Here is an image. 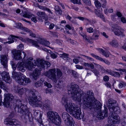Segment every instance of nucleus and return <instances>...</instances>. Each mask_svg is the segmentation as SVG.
<instances>
[{"label": "nucleus", "instance_id": "nucleus-36", "mask_svg": "<svg viewBox=\"0 0 126 126\" xmlns=\"http://www.w3.org/2000/svg\"><path fill=\"white\" fill-rule=\"evenodd\" d=\"M16 28L25 31L26 30H28V28L23 27L22 24L20 23H19L16 24Z\"/></svg>", "mask_w": 126, "mask_h": 126}, {"label": "nucleus", "instance_id": "nucleus-44", "mask_svg": "<svg viewBox=\"0 0 126 126\" xmlns=\"http://www.w3.org/2000/svg\"><path fill=\"white\" fill-rule=\"evenodd\" d=\"M115 70L117 71H119L120 72V74L122 75L123 74L121 72H125V74L126 75V69H116Z\"/></svg>", "mask_w": 126, "mask_h": 126}, {"label": "nucleus", "instance_id": "nucleus-55", "mask_svg": "<svg viewBox=\"0 0 126 126\" xmlns=\"http://www.w3.org/2000/svg\"><path fill=\"white\" fill-rule=\"evenodd\" d=\"M50 55L51 57L53 59L56 58L57 56V55L52 52L50 53Z\"/></svg>", "mask_w": 126, "mask_h": 126}, {"label": "nucleus", "instance_id": "nucleus-46", "mask_svg": "<svg viewBox=\"0 0 126 126\" xmlns=\"http://www.w3.org/2000/svg\"><path fill=\"white\" fill-rule=\"evenodd\" d=\"M74 4H81L80 0H70Z\"/></svg>", "mask_w": 126, "mask_h": 126}, {"label": "nucleus", "instance_id": "nucleus-64", "mask_svg": "<svg viewBox=\"0 0 126 126\" xmlns=\"http://www.w3.org/2000/svg\"><path fill=\"white\" fill-rule=\"evenodd\" d=\"M56 43L60 46L62 45V41L61 40L57 39Z\"/></svg>", "mask_w": 126, "mask_h": 126}, {"label": "nucleus", "instance_id": "nucleus-38", "mask_svg": "<svg viewBox=\"0 0 126 126\" xmlns=\"http://www.w3.org/2000/svg\"><path fill=\"white\" fill-rule=\"evenodd\" d=\"M10 101L8 100H6L4 99V102H3V104L4 106L6 107H8L10 106Z\"/></svg>", "mask_w": 126, "mask_h": 126}, {"label": "nucleus", "instance_id": "nucleus-50", "mask_svg": "<svg viewBox=\"0 0 126 126\" xmlns=\"http://www.w3.org/2000/svg\"><path fill=\"white\" fill-rule=\"evenodd\" d=\"M17 48L18 49V50L20 51H22L24 49L23 45L21 44L17 46Z\"/></svg>", "mask_w": 126, "mask_h": 126}, {"label": "nucleus", "instance_id": "nucleus-9", "mask_svg": "<svg viewBox=\"0 0 126 126\" xmlns=\"http://www.w3.org/2000/svg\"><path fill=\"white\" fill-rule=\"evenodd\" d=\"M56 70L55 68L49 69L45 73V75L49 79H51L54 82L56 81Z\"/></svg>", "mask_w": 126, "mask_h": 126}, {"label": "nucleus", "instance_id": "nucleus-31", "mask_svg": "<svg viewBox=\"0 0 126 126\" xmlns=\"http://www.w3.org/2000/svg\"><path fill=\"white\" fill-rule=\"evenodd\" d=\"M34 114L35 115H37V116H38L40 117L39 119H38L37 118L38 122L40 124V125H39L40 126H44L42 123V121L41 118V116H40V114H39L38 113V112H37L36 111L34 112Z\"/></svg>", "mask_w": 126, "mask_h": 126}, {"label": "nucleus", "instance_id": "nucleus-40", "mask_svg": "<svg viewBox=\"0 0 126 126\" xmlns=\"http://www.w3.org/2000/svg\"><path fill=\"white\" fill-rule=\"evenodd\" d=\"M91 55L93 57L95 58V59H97L98 60L101 61H102L103 58H101V57H99L98 56L96 55H95L93 53H91Z\"/></svg>", "mask_w": 126, "mask_h": 126}, {"label": "nucleus", "instance_id": "nucleus-60", "mask_svg": "<svg viewBox=\"0 0 126 126\" xmlns=\"http://www.w3.org/2000/svg\"><path fill=\"white\" fill-rule=\"evenodd\" d=\"M121 21L123 23H126V19L125 17H122L121 18Z\"/></svg>", "mask_w": 126, "mask_h": 126}, {"label": "nucleus", "instance_id": "nucleus-4", "mask_svg": "<svg viewBox=\"0 0 126 126\" xmlns=\"http://www.w3.org/2000/svg\"><path fill=\"white\" fill-rule=\"evenodd\" d=\"M30 95H32V97L29 99L30 104L33 107H39L41 106L40 104V100L41 99L40 97V94L35 90H29Z\"/></svg>", "mask_w": 126, "mask_h": 126}, {"label": "nucleus", "instance_id": "nucleus-16", "mask_svg": "<svg viewBox=\"0 0 126 126\" xmlns=\"http://www.w3.org/2000/svg\"><path fill=\"white\" fill-rule=\"evenodd\" d=\"M1 76L3 79L6 82L10 83L12 82V80L10 79L9 73L5 71H3L1 73Z\"/></svg>", "mask_w": 126, "mask_h": 126}, {"label": "nucleus", "instance_id": "nucleus-21", "mask_svg": "<svg viewBox=\"0 0 126 126\" xmlns=\"http://www.w3.org/2000/svg\"><path fill=\"white\" fill-rule=\"evenodd\" d=\"M116 102L115 100L112 99H110L109 100L107 106L109 110L115 106Z\"/></svg>", "mask_w": 126, "mask_h": 126}, {"label": "nucleus", "instance_id": "nucleus-25", "mask_svg": "<svg viewBox=\"0 0 126 126\" xmlns=\"http://www.w3.org/2000/svg\"><path fill=\"white\" fill-rule=\"evenodd\" d=\"M29 90L26 88H22L19 89L16 91V93L20 95L24 94L27 92H29Z\"/></svg>", "mask_w": 126, "mask_h": 126}, {"label": "nucleus", "instance_id": "nucleus-8", "mask_svg": "<svg viewBox=\"0 0 126 126\" xmlns=\"http://www.w3.org/2000/svg\"><path fill=\"white\" fill-rule=\"evenodd\" d=\"M62 116L66 126H74V122L72 118L66 112H64L62 113Z\"/></svg>", "mask_w": 126, "mask_h": 126}, {"label": "nucleus", "instance_id": "nucleus-45", "mask_svg": "<svg viewBox=\"0 0 126 126\" xmlns=\"http://www.w3.org/2000/svg\"><path fill=\"white\" fill-rule=\"evenodd\" d=\"M102 3V7L103 8L105 7L107 5V2L106 0H100Z\"/></svg>", "mask_w": 126, "mask_h": 126}, {"label": "nucleus", "instance_id": "nucleus-15", "mask_svg": "<svg viewBox=\"0 0 126 126\" xmlns=\"http://www.w3.org/2000/svg\"><path fill=\"white\" fill-rule=\"evenodd\" d=\"M113 29L112 30L115 34L117 36H119L122 34L123 29L121 27L117 25H115L112 27Z\"/></svg>", "mask_w": 126, "mask_h": 126}, {"label": "nucleus", "instance_id": "nucleus-2", "mask_svg": "<svg viewBox=\"0 0 126 126\" xmlns=\"http://www.w3.org/2000/svg\"><path fill=\"white\" fill-rule=\"evenodd\" d=\"M4 97V99L6 100L11 101L12 103H13V101L16 100V104L14 105L15 110L21 114L25 115L28 117H29L30 112L26 105L27 102L26 100L17 99L15 96H13L12 94L10 93L5 94Z\"/></svg>", "mask_w": 126, "mask_h": 126}, {"label": "nucleus", "instance_id": "nucleus-51", "mask_svg": "<svg viewBox=\"0 0 126 126\" xmlns=\"http://www.w3.org/2000/svg\"><path fill=\"white\" fill-rule=\"evenodd\" d=\"M72 74L74 78H77L78 77V75L77 73L74 70H72L71 71Z\"/></svg>", "mask_w": 126, "mask_h": 126}, {"label": "nucleus", "instance_id": "nucleus-52", "mask_svg": "<svg viewBox=\"0 0 126 126\" xmlns=\"http://www.w3.org/2000/svg\"><path fill=\"white\" fill-rule=\"evenodd\" d=\"M83 2L89 6H90L91 4V2L90 0H83Z\"/></svg>", "mask_w": 126, "mask_h": 126}, {"label": "nucleus", "instance_id": "nucleus-18", "mask_svg": "<svg viewBox=\"0 0 126 126\" xmlns=\"http://www.w3.org/2000/svg\"><path fill=\"white\" fill-rule=\"evenodd\" d=\"M13 54L14 55V58L16 60H20L21 59V56L20 52L19 50H14L13 51Z\"/></svg>", "mask_w": 126, "mask_h": 126}, {"label": "nucleus", "instance_id": "nucleus-49", "mask_svg": "<svg viewBox=\"0 0 126 126\" xmlns=\"http://www.w3.org/2000/svg\"><path fill=\"white\" fill-rule=\"evenodd\" d=\"M91 71L96 76H98L99 74V72L97 70L94 69L93 70H92Z\"/></svg>", "mask_w": 126, "mask_h": 126}, {"label": "nucleus", "instance_id": "nucleus-10", "mask_svg": "<svg viewBox=\"0 0 126 126\" xmlns=\"http://www.w3.org/2000/svg\"><path fill=\"white\" fill-rule=\"evenodd\" d=\"M35 66L36 65L39 67L40 69H44L45 68V65H48V66L50 65V63L47 61H45L43 59H37L36 61H33Z\"/></svg>", "mask_w": 126, "mask_h": 126}, {"label": "nucleus", "instance_id": "nucleus-56", "mask_svg": "<svg viewBox=\"0 0 126 126\" xmlns=\"http://www.w3.org/2000/svg\"><path fill=\"white\" fill-rule=\"evenodd\" d=\"M44 84L45 86H46L49 88H51L52 87V85L49 83H48L46 81H45Z\"/></svg>", "mask_w": 126, "mask_h": 126}, {"label": "nucleus", "instance_id": "nucleus-47", "mask_svg": "<svg viewBox=\"0 0 126 126\" xmlns=\"http://www.w3.org/2000/svg\"><path fill=\"white\" fill-rule=\"evenodd\" d=\"M42 10L45 11H46L49 13H51V14H53V13L51 12L50 10L49 9L47 8L46 6H43Z\"/></svg>", "mask_w": 126, "mask_h": 126}, {"label": "nucleus", "instance_id": "nucleus-42", "mask_svg": "<svg viewBox=\"0 0 126 126\" xmlns=\"http://www.w3.org/2000/svg\"><path fill=\"white\" fill-rule=\"evenodd\" d=\"M25 32H26L28 33H30V35L32 37H35V34H33L32 32L28 28V30H26Z\"/></svg>", "mask_w": 126, "mask_h": 126}, {"label": "nucleus", "instance_id": "nucleus-29", "mask_svg": "<svg viewBox=\"0 0 126 126\" xmlns=\"http://www.w3.org/2000/svg\"><path fill=\"white\" fill-rule=\"evenodd\" d=\"M37 15L39 17L43 19L45 18L47 16L45 12H38L37 13Z\"/></svg>", "mask_w": 126, "mask_h": 126}, {"label": "nucleus", "instance_id": "nucleus-33", "mask_svg": "<svg viewBox=\"0 0 126 126\" xmlns=\"http://www.w3.org/2000/svg\"><path fill=\"white\" fill-rule=\"evenodd\" d=\"M56 80L60 78L63 75V73L62 71L59 69H57L56 71Z\"/></svg>", "mask_w": 126, "mask_h": 126}, {"label": "nucleus", "instance_id": "nucleus-58", "mask_svg": "<svg viewBox=\"0 0 126 126\" xmlns=\"http://www.w3.org/2000/svg\"><path fill=\"white\" fill-rule=\"evenodd\" d=\"M105 72H106L108 74H110V75L112 76L113 75V71H112L111 70H108V69H106L105 70Z\"/></svg>", "mask_w": 126, "mask_h": 126}, {"label": "nucleus", "instance_id": "nucleus-24", "mask_svg": "<svg viewBox=\"0 0 126 126\" xmlns=\"http://www.w3.org/2000/svg\"><path fill=\"white\" fill-rule=\"evenodd\" d=\"M22 13L21 14V16L23 17L28 18L31 17L32 16H34V15L27 12H24L22 10Z\"/></svg>", "mask_w": 126, "mask_h": 126}, {"label": "nucleus", "instance_id": "nucleus-7", "mask_svg": "<svg viewBox=\"0 0 126 126\" xmlns=\"http://www.w3.org/2000/svg\"><path fill=\"white\" fill-rule=\"evenodd\" d=\"M119 109V108L116 107L115 105L110 109V112L109 114L110 118H109V119H110L112 121V122L114 124H118L120 122L119 117L117 114L115 113Z\"/></svg>", "mask_w": 126, "mask_h": 126}, {"label": "nucleus", "instance_id": "nucleus-39", "mask_svg": "<svg viewBox=\"0 0 126 126\" xmlns=\"http://www.w3.org/2000/svg\"><path fill=\"white\" fill-rule=\"evenodd\" d=\"M94 3L96 7L98 9L100 8L101 7V3L97 0H95Z\"/></svg>", "mask_w": 126, "mask_h": 126}, {"label": "nucleus", "instance_id": "nucleus-37", "mask_svg": "<svg viewBox=\"0 0 126 126\" xmlns=\"http://www.w3.org/2000/svg\"><path fill=\"white\" fill-rule=\"evenodd\" d=\"M54 9L56 11L55 13L57 15H61L62 10L58 6H55Z\"/></svg>", "mask_w": 126, "mask_h": 126}, {"label": "nucleus", "instance_id": "nucleus-20", "mask_svg": "<svg viewBox=\"0 0 126 126\" xmlns=\"http://www.w3.org/2000/svg\"><path fill=\"white\" fill-rule=\"evenodd\" d=\"M14 38H19V37L17 36L11 35L8 38V39L9 41L6 42H4V44H5L7 43L10 44L13 43L14 42V40H16V39Z\"/></svg>", "mask_w": 126, "mask_h": 126}, {"label": "nucleus", "instance_id": "nucleus-17", "mask_svg": "<svg viewBox=\"0 0 126 126\" xmlns=\"http://www.w3.org/2000/svg\"><path fill=\"white\" fill-rule=\"evenodd\" d=\"M12 77L17 83L18 81L20 80V77L23 75L20 72H17L15 71L12 72Z\"/></svg>", "mask_w": 126, "mask_h": 126}, {"label": "nucleus", "instance_id": "nucleus-59", "mask_svg": "<svg viewBox=\"0 0 126 126\" xmlns=\"http://www.w3.org/2000/svg\"><path fill=\"white\" fill-rule=\"evenodd\" d=\"M102 62L104 63H105L108 65H109L110 64V62L107 60H104V59H103Z\"/></svg>", "mask_w": 126, "mask_h": 126}, {"label": "nucleus", "instance_id": "nucleus-13", "mask_svg": "<svg viewBox=\"0 0 126 126\" xmlns=\"http://www.w3.org/2000/svg\"><path fill=\"white\" fill-rule=\"evenodd\" d=\"M8 55L7 54H2L0 55L1 63L3 66V68L7 69V63L8 61Z\"/></svg>", "mask_w": 126, "mask_h": 126}, {"label": "nucleus", "instance_id": "nucleus-61", "mask_svg": "<svg viewBox=\"0 0 126 126\" xmlns=\"http://www.w3.org/2000/svg\"><path fill=\"white\" fill-rule=\"evenodd\" d=\"M68 40V41L69 42L71 43L73 45H75L76 44V42L75 41H74L70 39H69Z\"/></svg>", "mask_w": 126, "mask_h": 126}, {"label": "nucleus", "instance_id": "nucleus-19", "mask_svg": "<svg viewBox=\"0 0 126 126\" xmlns=\"http://www.w3.org/2000/svg\"><path fill=\"white\" fill-rule=\"evenodd\" d=\"M81 35L83 37L84 39L86 42H87L90 44H92L93 42L91 41L92 40V38L91 36H87L85 34L83 33L81 34Z\"/></svg>", "mask_w": 126, "mask_h": 126}, {"label": "nucleus", "instance_id": "nucleus-14", "mask_svg": "<svg viewBox=\"0 0 126 126\" xmlns=\"http://www.w3.org/2000/svg\"><path fill=\"white\" fill-rule=\"evenodd\" d=\"M31 82V80L29 78H27L23 75L20 77V80L18 81V83L20 85H26L30 83Z\"/></svg>", "mask_w": 126, "mask_h": 126}, {"label": "nucleus", "instance_id": "nucleus-43", "mask_svg": "<svg viewBox=\"0 0 126 126\" xmlns=\"http://www.w3.org/2000/svg\"><path fill=\"white\" fill-rule=\"evenodd\" d=\"M55 83V87L56 88H60L61 86V82L60 81L57 82V80L56 82H54Z\"/></svg>", "mask_w": 126, "mask_h": 126}, {"label": "nucleus", "instance_id": "nucleus-23", "mask_svg": "<svg viewBox=\"0 0 126 126\" xmlns=\"http://www.w3.org/2000/svg\"><path fill=\"white\" fill-rule=\"evenodd\" d=\"M39 43L41 44L43 46H46L48 47L50 43L48 41H47L44 39H40L38 41Z\"/></svg>", "mask_w": 126, "mask_h": 126}, {"label": "nucleus", "instance_id": "nucleus-28", "mask_svg": "<svg viewBox=\"0 0 126 126\" xmlns=\"http://www.w3.org/2000/svg\"><path fill=\"white\" fill-rule=\"evenodd\" d=\"M99 35V31L97 30L95 31L92 35V39L96 40L98 39Z\"/></svg>", "mask_w": 126, "mask_h": 126}, {"label": "nucleus", "instance_id": "nucleus-3", "mask_svg": "<svg viewBox=\"0 0 126 126\" xmlns=\"http://www.w3.org/2000/svg\"><path fill=\"white\" fill-rule=\"evenodd\" d=\"M62 103L64 105L66 111L69 112L75 118L78 119L83 118V116L81 114V110L79 107L75 103L72 102L68 103L67 98L63 97L62 101Z\"/></svg>", "mask_w": 126, "mask_h": 126}, {"label": "nucleus", "instance_id": "nucleus-22", "mask_svg": "<svg viewBox=\"0 0 126 126\" xmlns=\"http://www.w3.org/2000/svg\"><path fill=\"white\" fill-rule=\"evenodd\" d=\"M40 74V71L37 69V68H36L33 72L32 76L33 78L34 79H36L39 77V76Z\"/></svg>", "mask_w": 126, "mask_h": 126}, {"label": "nucleus", "instance_id": "nucleus-41", "mask_svg": "<svg viewBox=\"0 0 126 126\" xmlns=\"http://www.w3.org/2000/svg\"><path fill=\"white\" fill-rule=\"evenodd\" d=\"M121 124L123 126H125L126 125V116H124L122 119Z\"/></svg>", "mask_w": 126, "mask_h": 126}, {"label": "nucleus", "instance_id": "nucleus-54", "mask_svg": "<svg viewBox=\"0 0 126 126\" xmlns=\"http://www.w3.org/2000/svg\"><path fill=\"white\" fill-rule=\"evenodd\" d=\"M87 31L89 33H91L94 32V30L92 27H89L87 29Z\"/></svg>", "mask_w": 126, "mask_h": 126}, {"label": "nucleus", "instance_id": "nucleus-63", "mask_svg": "<svg viewBox=\"0 0 126 126\" xmlns=\"http://www.w3.org/2000/svg\"><path fill=\"white\" fill-rule=\"evenodd\" d=\"M97 16L101 18L103 20V21H105V19L103 15L102 14H100L99 15H98Z\"/></svg>", "mask_w": 126, "mask_h": 126}, {"label": "nucleus", "instance_id": "nucleus-30", "mask_svg": "<svg viewBox=\"0 0 126 126\" xmlns=\"http://www.w3.org/2000/svg\"><path fill=\"white\" fill-rule=\"evenodd\" d=\"M2 79L1 78H0V87L6 91H7L8 90L7 86L3 83Z\"/></svg>", "mask_w": 126, "mask_h": 126}, {"label": "nucleus", "instance_id": "nucleus-32", "mask_svg": "<svg viewBox=\"0 0 126 126\" xmlns=\"http://www.w3.org/2000/svg\"><path fill=\"white\" fill-rule=\"evenodd\" d=\"M99 51L102 53V55H104L106 57H109L110 53L108 51H105L102 48H99Z\"/></svg>", "mask_w": 126, "mask_h": 126}, {"label": "nucleus", "instance_id": "nucleus-26", "mask_svg": "<svg viewBox=\"0 0 126 126\" xmlns=\"http://www.w3.org/2000/svg\"><path fill=\"white\" fill-rule=\"evenodd\" d=\"M27 40L28 42L32 43V45L36 47L39 48H41L40 47V46L38 45V44L37 42L30 39H28Z\"/></svg>", "mask_w": 126, "mask_h": 126}, {"label": "nucleus", "instance_id": "nucleus-48", "mask_svg": "<svg viewBox=\"0 0 126 126\" xmlns=\"http://www.w3.org/2000/svg\"><path fill=\"white\" fill-rule=\"evenodd\" d=\"M112 76L114 77L119 78L120 76V74L119 72L113 71Z\"/></svg>", "mask_w": 126, "mask_h": 126}, {"label": "nucleus", "instance_id": "nucleus-62", "mask_svg": "<svg viewBox=\"0 0 126 126\" xmlns=\"http://www.w3.org/2000/svg\"><path fill=\"white\" fill-rule=\"evenodd\" d=\"M32 17L31 19V20L35 23L37 21V20L36 19V17L35 16H32Z\"/></svg>", "mask_w": 126, "mask_h": 126}, {"label": "nucleus", "instance_id": "nucleus-34", "mask_svg": "<svg viewBox=\"0 0 126 126\" xmlns=\"http://www.w3.org/2000/svg\"><path fill=\"white\" fill-rule=\"evenodd\" d=\"M110 44L112 46L115 47H118L119 45L117 40L114 39L110 42Z\"/></svg>", "mask_w": 126, "mask_h": 126}, {"label": "nucleus", "instance_id": "nucleus-12", "mask_svg": "<svg viewBox=\"0 0 126 126\" xmlns=\"http://www.w3.org/2000/svg\"><path fill=\"white\" fill-rule=\"evenodd\" d=\"M4 123L7 126H13L14 125L20 126L19 122L17 120L10 118H7L5 119Z\"/></svg>", "mask_w": 126, "mask_h": 126}, {"label": "nucleus", "instance_id": "nucleus-1", "mask_svg": "<svg viewBox=\"0 0 126 126\" xmlns=\"http://www.w3.org/2000/svg\"><path fill=\"white\" fill-rule=\"evenodd\" d=\"M79 87L78 85L72 83L68 87V93L71 94L72 99L76 101L80 102L82 99V103L85 107L89 109H94L95 111L99 113L97 117L99 119H103L108 115L107 109L104 107L103 111L100 109L101 104L100 102L95 99L92 91H87L86 94L83 93L82 91L79 92Z\"/></svg>", "mask_w": 126, "mask_h": 126}, {"label": "nucleus", "instance_id": "nucleus-11", "mask_svg": "<svg viewBox=\"0 0 126 126\" xmlns=\"http://www.w3.org/2000/svg\"><path fill=\"white\" fill-rule=\"evenodd\" d=\"M40 104L41 106L39 107L42 108L44 109L47 110H52L51 103L47 99H46L44 100L40 101Z\"/></svg>", "mask_w": 126, "mask_h": 126}, {"label": "nucleus", "instance_id": "nucleus-35", "mask_svg": "<svg viewBox=\"0 0 126 126\" xmlns=\"http://www.w3.org/2000/svg\"><path fill=\"white\" fill-rule=\"evenodd\" d=\"M44 80L42 79L36 82L35 83V86L37 88H38L42 86Z\"/></svg>", "mask_w": 126, "mask_h": 126}, {"label": "nucleus", "instance_id": "nucleus-6", "mask_svg": "<svg viewBox=\"0 0 126 126\" xmlns=\"http://www.w3.org/2000/svg\"><path fill=\"white\" fill-rule=\"evenodd\" d=\"M47 117L49 120L56 126H62L61 124V119L58 113L55 111H49L47 112Z\"/></svg>", "mask_w": 126, "mask_h": 126}, {"label": "nucleus", "instance_id": "nucleus-57", "mask_svg": "<svg viewBox=\"0 0 126 126\" xmlns=\"http://www.w3.org/2000/svg\"><path fill=\"white\" fill-rule=\"evenodd\" d=\"M77 18L79 19V20L81 21H83L84 20H87L88 21H89V20L87 18H85L83 17L79 16L77 17Z\"/></svg>", "mask_w": 126, "mask_h": 126}, {"label": "nucleus", "instance_id": "nucleus-53", "mask_svg": "<svg viewBox=\"0 0 126 126\" xmlns=\"http://www.w3.org/2000/svg\"><path fill=\"white\" fill-rule=\"evenodd\" d=\"M125 85L126 86V83L123 81L118 84L119 87L120 88H122Z\"/></svg>", "mask_w": 126, "mask_h": 126}, {"label": "nucleus", "instance_id": "nucleus-5", "mask_svg": "<svg viewBox=\"0 0 126 126\" xmlns=\"http://www.w3.org/2000/svg\"><path fill=\"white\" fill-rule=\"evenodd\" d=\"M32 58L30 57L28 59L25 63L23 62L18 63L17 64L16 67L19 70L22 72L25 71L26 67L29 70L32 71L35 67V65L33 63H32Z\"/></svg>", "mask_w": 126, "mask_h": 126}, {"label": "nucleus", "instance_id": "nucleus-27", "mask_svg": "<svg viewBox=\"0 0 126 126\" xmlns=\"http://www.w3.org/2000/svg\"><path fill=\"white\" fill-rule=\"evenodd\" d=\"M62 53L61 54L59 53V55L62 56L60 57L63 59L64 60H69L70 59V58L68 57L69 56L68 54H67L65 53L62 52Z\"/></svg>", "mask_w": 126, "mask_h": 126}]
</instances>
